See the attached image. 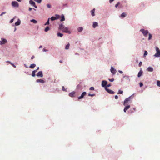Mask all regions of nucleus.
<instances>
[{
	"label": "nucleus",
	"instance_id": "obj_1",
	"mask_svg": "<svg viewBox=\"0 0 160 160\" xmlns=\"http://www.w3.org/2000/svg\"><path fill=\"white\" fill-rule=\"evenodd\" d=\"M156 53L154 56L156 57H160V50L159 48H158L156 47Z\"/></svg>",
	"mask_w": 160,
	"mask_h": 160
},
{
	"label": "nucleus",
	"instance_id": "obj_2",
	"mask_svg": "<svg viewBox=\"0 0 160 160\" xmlns=\"http://www.w3.org/2000/svg\"><path fill=\"white\" fill-rule=\"evenodd\" d=\"M140 31L142 32L143 35L146 37H147V35L148 33V30H145L144 29H141Z\"/></svg>",
	"mask_w": 160,
	"mask_h": 160
},
{
	"label": "nucleus",
	"instance_id": "obj_3",
	"mask_svg": "<svg viewBox=\"0 0 160 160\" xmlns=\"http://www.w3.org/2000/svg\"><path fill=\"white\" fill-rule=\"evenodd\" d=\"M133 97H132V96H130L129 97L125 99L124 101L123 105H124L125 106L126 104L128 102L130 101V100Z\"/></svg>",
	"mask_w": 160,
	"mask_h": 160
},
{
	"label": "nucleus",
	"instance_id": "obj_4",
	"mask_svg": "<svg viewBox=\"0 0 160 160\" xmlns=\"http://www.w3.org/2000/svg\"><path fill=\"white\" fill-rule=\"evenodd\" d=\"M62 32L68 33V34H70L71 32L69 30L68 28L67 27H65L64 29L62 30Z\"/></svg>",
	"mask_w": 160,
	"mask_h": 160
},
{
	"label": "nucleus",
	"instance_id": "obj_5",
	"mask_svg": "<svg viewBox=\"0 0 160 160\" xmlns=\"http://www.w3.org/2000/svg\"><path fill=\"white\" fill-rule=\"evenodd\" d=\"M12 5L14 7H18L19 6L18 3L16 1H12Z\"/></svg>",
	"mask_w": 160,
	"mask_h": 160
},
{
	"label": "nucleus",
	"instance_id": "obj_6",
	"mask_svg": "<svg viewBox=\"0 0 160 160\" xmlns=\"http://www.w3.org/2000/svg\"><path fill=\"white\" fill-rule=\"evenodd\" d=\"M55 16H56V17H52L51 18V19L52 21H53L54 20H55L59 18L60 17V16L56 14L55 15Z\"/></svg>",
	"mask_w": 160,
	"mask_h": 160
},
{
	"label": "nucleus",
	"instance_id": "obj_7",
	"mask_svg": "<svg viewBox=\"0 0 160 160\" xmlns=\"http://www.w3.org/2000/svg\"><path fill=\"white\" fill-rule=\"evenodd\" d=\"M29 3L34 6L35 8H37V7L35 3L32 0H30L29 1Z\"/></svg>",
	"mask_w": 160,
	"mask_h": 160
},
{
	"label": "nucleus",
	"instance_id": "obj_8",
	"mask_svg": "<svg viewBox=\"0 0 160 160\" xmlns=\"http://www.w3.org/2000/svg\"><path fill=\"white\" fill-rule=\"evenodd\" d=\"M7 41L6 39L4 38H2V41H0V44L1 45L4 44L5 43L7 42Z\"/></svg>",
	"mask_w": 160,
	"mask_h": 160
},
{
	"label": "nucleus",
	"instance_id": "obj_9",
	"mask_svg": "<svg viewBox=\"0 0 160 160\" xmlns=\"http://www.w3.org/2000/svg\"><path fill=\"white\" fill-rule=\"evenodd\" d=\"M110 71L113 74H115L116 72V69L112 67H111Z\"/></svg>",
	"mask_w": 160,
	"mask_h": 160
},
{
	"label": "nucleus",
	"instance_id": "obj_10",
	"mask_svg": "<svg viewBox=\"0 0 160 160\" xmlns=\"http://www.w3.org/2000/svg\"><path fill=\"white\" fill-rule=\"evenodd\" d=\"M107 84V82L106 81H102V87H106V85Z\"/></svg>",
	"mask_w": 160,
	"mask_h": 160
},
{
	"label": "nucleus",
	"instance_id": "obj_11",
	"mask_svg": "<svg viewBox=\"0 0 160 160\" xmlns=\"http://www.w3.org/2000/svg\"><path fill=\"white\" fill-rule=\"evenodd\" d=\"M86 94V92H83L81 95V96L80 97H78V99H80L83 98L84 96Z\"/></svg>",
	"mask_w": 160,
	"mask_h": 160
},
{
	"label": "nucleus",
	"instance_id": "obj_12",
	"mask_svg": "<svg viewBox=\"0 0 160 160\" xmlns=\"http://www.w3.org/2000/svg\"><path fill=\"white\" fill-rule=\"evenodd\" d=\"M106 90L107 92L110 94H113L114 93V92L111 90L107 88H106Z\"/></svg>",
	"mask_w": 160,
	"mask_h": 160
},
{
	"label": "nucleus",
	"instance_id": "obj_13",
	"mask_svg": "<svg viewBox=\"0 0 160 160\" xmlns=\"http://www.w3.org/2000/svg\"><path fill=\"white\" fill-rule=\"evenodd\" d=\"M37 76L38 77H42L43 74H42V71H40L37 74Z\"/></svg>",
	"mask_w": 160,
	"mask_h": 160
},
{
	"label": "nucleus",
	"instance_id": "obj_14",
	"mask_svg": "<svg viewBox=\"0 0 160 160\" xmlns=\"http://www.w3.org/2000/svg\"><path fill=\"white\" fill-rule=\"evenodd\" d=\"M64 26L62 24H61L59 25V29L61 30H62V31L65 28Z\"/></svg>",
	"mask_w": 160,
	"mask_h": 160
},
{
	"label": "nucleus",
	"instance_id": "obj_15",
	"mask_svg": "<svg viewBox=\"0 0 160 160\" xmlns=\"http://www.w3.org/2000/svg\"><path fill=\"white\" fill-rule=\"evenodd\" d=\"M37 82H40L41 83H44L45 82V81L42 79H38L36 80Z\"/></svg>",
	"mask_w": 160,
	"mask_h": 160
},
{
	"label": "nucleus",
	"instance_id": "obj_16",
	"mask_svg": "<svg viewBox=\"0 0 160 160\" xmlns=\"http://www.w3.org/2000/svg\"><path fill=\"white\" fill-rule=\"evenodd\" d=\"M95 10V8H93L92 10L91 11V15L92 16H94L95 15V14L94 13Z\"/></svg>",
	"mask_w": 160,
	"mask_h": 160
},
{
	"label": "nucleus",
	"instance_id": "obj_17",
	"mask_svg": "<svg viewBox=\"0 0 160 160\" xmlns=\"http://www.w3.org/2000/svg\"><path fill=\"white\" fill-rule=\"evenodd\" d=\"M98 26V23L97 22H93L92 26L94 28H95L96 27Z\"/></svg>",
	"mask_w": 160,
	"mask_h": 160
},
{
	"label": "nucleus",
	"instance_id": "obj_18",
	"mask_svg": "<svg viewBox=\"0 0 160 160\" xmlns=\"http://www.w3.org/2000/svg\"><path fill=\"white\" fill-rule=\"evenodd\" d=\"M130 107V105H128L125 107L124 109V112H126L127 110Z\"/></svg>",
	"mask_w": 160,
	"mask_h": 160
},
{
	"label": "nucleus",
	"instance_id": "obj_19",
	"mask_svg": "<svg viewBox=\"0 0 160 160\" xmlns=\"http://www.w3.org/2000/svg\"><path fill=\"white\" fill-rule=\"evenodd\" d=\"M75 93V92L74 91H73L71 93H70L69 95L70 97H73L74 96V94Z\"/></svg>",
	"mask_w": 160,
	"mask_h": 160
},
{
	"label": "nucleus",
	"instance_id": "obj_20",
	"mask_svg": "<svg viewBox=\"0 0 160 160\" xmlns=\"http://www.w3.org/2000/svg\"><path fill=\"white\" fill-rule=\"evenodd\" d=\"M147 70L148 72H152L153 71V68L151 67H149L147 69Z\"/></svg>",
	"mask_w": 160,
	"mask_h": 160
},
{
	"label": "nucleus",
	"instance_id": "obj_21",
	"mask_svg": "<svg viewBox=\"0 0 160 160\" xmlns=\"http://www.w3.org/2000/svg\"><path fill=\"white\" fill-rule=\"evenodd\" d=\"M142 70H140L138 73V77H140V76H141L142 75Z\"/></svg>",
	"mask_w": 160,
	"mask_h": 160
},
{
	"label": "nucleus",
	"instance_id": "obj_22",
	"mask_svg": "<svg viewBox=\"0 0 160 160\" xmlns=\"http://www.w3.org/2000/svg\"><path fill=\"white\" fill-rule=\"evenodd\" d=\"M21 23L20 20L18 19V21L15 23V24L16 26L19 25Z\"/></svg>",
	"mask_w": 160,
	"mask_h": 160
},
{
	"label": "nucleus",
	"instance_id": "obj_23",
	"mask_svg": "<svg viewBox=\"0 0 160 160\" xmlns=\"http://www.w3.org/2000/svg\"><path fill=\"white\" fill-rule=\"evenodd\" d=\"M35 66H36L35 64H31L30 65L29 68H33Z\"/></svg>",
	"mask_w": 160,
	"mask_h": 160
},
{
	"label": "nucleus",
	"instance_id": "obj_24",
	"mask_svg": "<svg viewBox=\"0 0 160 160\" xmlns=\"http://www.w3.org/2000/svg\"><path fill=\"white\" fill-rule=\"evenodd\" d=\"M64 20H65L64 16L63 14H62V15L61 19L60 20V21H61L62 22V21H63Z\"/></svg>",
	"mask_w": 160,
	"mask_h": 160
},
{
	"label": "nucleus",
	"instance_id": "obj_25",
	"mask_svg": "<svg viewBox=\"0 0 160 160\" xmlns=\"http://www.w3.org/2000/svg\"><path fill=\"white\" fill-rule=\"evenodd\" d=\"M126 16V14L125 12L122 13L121 15V17L122 18H124Z\"/></svg>",
	"mask_w": 160,
	"mask_h": 160
},
{
	"label": "nucleus",
	"instance_id": "obj_26",
	"mask_svg": "<svg viewBox=\"0 0 160 160\" xmlns=\"http://www.w3.org/2000/svg\"><path fill=\"white\" fill-rule=\"evenodd\" d=\"M57 35L58 37H62L63 35V34L62 33L58 32L57 33Z\"/></svg>",
	"mask_w": 160,
	"mask_h": 160
},
{
	"label": "nucleus",
	"instance_id": "obj_27",
	"mask_svg": "<svg viewBox=\"0 0 160 160\" xmlns=\"http://www.w3.org/2000/svg\"><path fill=\"white\" fill-rule=\"evenodd\" d=\"M82 30H83V28L82 27H80L78 28V31L79 32H80L82 31Z\"/></svg>",
	"mask_w": 160,
	"mask_h": 160
},
{
	"label": "nucleus",
	"instance_id": "obj_28",
	"mask_svg": "<svg viewBox=\"0 0 160 160\" xmlns=\"http://www.w3.org/2000/svg\"><path fill=\"white\" fill-rule=\"evenodd\" d=\"M31 22L35 24L37 23V21L35 19H32L31 20Z\"/></svg>",
	"mask_w": 160,
	"mask_h": 160
},
{
	"label": "nucleus",
	"instance_id": "obj_29",
	"mask_svg": "<svg viewBox=\"0 0 160 160\" xmlns=\"http://www.w3.org/2000/svg\"><path fill=\"white\" fill-rule=\"evenodd\" d=\"M50 29V28H49L48 27H47L45 29V32H48L49 30Z\"/></svg>",
	"mask_w": 160,
	"mask_h": 160
},
{
	"label": "nucleus",
	"instance_id": "obj_30",
	"mask_svg": "<svg viewBox=\"0 0 160 160\" xmlns=\"http://www.w3.org/2000/svg\"><path fill=\"white\" fill-rule=\"evenodd\" d=\"M70 46V44L69 43H68L65 47V49L68 50L69 48V47Z\"/></svg>",
	"mask_w": 160,
	"mask_h": 160
},
{
	"label": "nucleus",
	"instance_id": "obj_31",
	"mask_svg": "<svg viewBox=\"0 0 160 160\" xmlns=\"http://www.w3.org/2000/svg\"><path fill=\"white\" fill-rule=\"evenodd\" d=\"M157 86L160 87V81L159 80H157Z\"/></svg>",
	"mask_w": 160,
	"mask_h": 160
},
{
	"label": "nucleus",
	"instance_id": "obj_32",
	"mask_svg": "<svg viewBox=\"0 0 160 160\" xmlns=\"http://www.w3.org/2000/svg\"><path fill=\"white\" fill-rule=\"evenodd\" d=\"M152 38V35L150 33H149V38L148 40H150Z\"/></svg>",
	"mask_w": 160,
	"mask_h": 160
},
{
	"label": "nucleus",
	"instance_id": "obj_33",
	"mask_svg": "<svg viewBox=\"0 0 160 160\" xmlns=\"http://www.w3.org/2000/svg\"><path fill=\"white\" fill-rule=\"evenodd\" d=\"M123 93V91H121V90H119L118 91V94H122Z\"/></svg>",
	"mask_w": 160,
	"mask_h": 160
},
{
	"label": "nucleus",
	"instance_id": "obj_34",
	"mask_svg": "<svg viewBox=\"0 0 160 160\" xmlns=\"http://www.w3.org/2000/svg\"><path fill=\"white\" fill-rule=\"evenodd\" d=\"M7 62H10V64L12 65L13 67H14V68H16V66L13 63H12L11 62H9V61H8Z\"/></svg>",
	"mask_w": 160,
	"mask_h": 160
},
{
	"label": "nucleus",
	"instance_id": "obj_35",
	"mask_svg": "<svg viewBox=\"0 0 160 160\" xmlns=\"http://www.w3.org/2000/svg\"><path fill=\"white\" fill-rule=\"evenodd\" d=\"M34 0L39 3H40L42 1V0Z\"/></svg>",
	"mask_w": 160,
	"mask_h": 160
},
{
	"label": "nucleus",
	"instance_id": "obj_36",
	"mask_svg": "<svg viewBox=\"0 0 160 160\" xmlns=\"http://www.w3.org/2000/svg\"><path fill=\"white\" fill-rule=\"evenodd\" d=\"M148 52L146 51H144V56H145L146 55H147L148 54Z\"/></svg>",
	"mask_w": 160,
	"mask_h": 160
},
{
	"label": "nucleus",
	"instance_id": "obj_37",
	"mask_svg": "<svg viewBox=\"0 0 160 160\" xmlns=\"http://www.w3.org/2000/svg\"><path fill=\"white\" fill-rule=\"evenodd\" d=\"M89 90H94V88L93 87H92L90 88Z\"/></svg>",
	"mask_w": 160,
	"mask_h": 160
},
{
	"label": "nucleus",
	"instance_id": "obj_38",
	"mask_svg": "<svg viewBox=\"0 0 160 160\" xmlns=\"http://www.w3.org/2000/svg\"><path fill=\"white\" fill-rule=\"evenodd\" d=\"M95 95V94H91L89 93L88 94V96H89L92 97V96H94Z\"/></svg>",
	"mask_w": 160,
	"mask_h": 160
},
{
	"label": "nucleus",
	"instance_id": "obj_39",
	"mask_svg": "<svg viewBox=\"0 0 160 160\" xmlns=\"http://www.w3.org/2000/svg\"><path fill=\"white\" fill-rule=\"evenodd\" d=\"M49 18H48L47 22L45 24V25H47V24H49Z\"/></svg>",
	"mask_w": 160,
	"mask_h": 160
},
{
	"label": "nucleus",
	"instance_id": "obj_40",
	"mask_svg": "<svg viewBox=\"0 0 160 160\" xmlns=\"http://www.w3.org/2000/svg\"><path fill=\"white\" fill-rule=\"evenodd\" d=\"M120 4V3L119 2H118L115 5V7L117 8L118 7V6Z\"/></svg>",
	"mask_w": 160,
	"mask_h": 160
},
{
	"label": "nucleus",
	"instance_id": "obj_41",
	"mask_svg": "<svg viewBox=\"0 0 160 160\" xmlns=\"http://www.w3.org/2000/svg\"><path fill=\"white\" fill-rule=\"evenodd\" d=\"M32 77H34L35 76V73H34L32 72Z\"/></svg>",
	"mask_w": 160,
	"mask_h": 160
},
{
	"label": "nucleus",
	"instance_id": "obj_42",
	"mask_svg": "<svg viewBox=\"0 0 160 160\" xmlns=\"http://www.w3.org/2000/svg\"><path fill=\"white\" fill-rule=\"evenodd\" d=\"M109 80L110 81V82H113L114 80V79L113 78H112V79H109Z\"/></svg>",
	"mask_w": 160,
	"mask_h": 160
},
{
	"label": "nucleus",
	"instance_id": "obj_43",
	"mask_svg": "<svg viewBox=\"0 0 160 160\" xmlns=\"http://www.w3.org/2000/svg\"><path fill=\"white\" fill-rule=\"evenodd\" d=\"M142 64V62H140L139 63V66L140 67Z\"/></svg>",
	"mask_w": 160,
	"mask_h": 160
},
{
	"label": "nucleus",
	"instance_id": "obj_44",
	"mask_svg": "<svg viewBox=\"0 0 160 160\" xmlns=\"http://www.w3.org/2000/svg\"><path fill=\"white\" fill-rule=\"evenodd\" d=\"M47 7L48 8H51V6L50 4H48L47 5Z\"/></svg>",
	"mask_w": 160,
	"mask_h": 160
},
{
	"label": "nucleus",
	"instance_id": "obj_45",
	"mask_svg": "<svg viewBox=\"0 0 160 160\" xmlns=\"http://www.w3.org/2000/svg\"><path fill=\"white\" fill-rule=\"evenodd\" d=\"M6 13V12H3L0 15V16H2L3 14H5Z\"/></svg>",
	"mask_w": 160,
	"mask_h": 160
},
{
	"label": "nucleus",
	"instance_id": "obj_46",
	"mask_svg": "<svg viewBox=\"0 0 160 160\" xmlns=\"http://www.w3.org/2000/svg\"><path fill=\"white\" fill-rule=\"evenodd\" d=\"M13 20H14V19H12L10 21V23H12L13 22Z\"/></svg>",
	"mask_w": 160,
	"mask_h": 160
},
{
	"label": "nucleus",
	"instance_id": "obj_47",
	"mask_svg": "<svg viewBox=\"0 0 160 160\" xmlns=\"http://www.w3.org/2000/svg\"><path fill=\"white\" fill-rule=\"evenodd\" d=\"M143 85V84L142 83L140 82V87H142Z\"/></svg>",
	"mask_w": 160,
	"mask_h": 160
},
{
	"label": "nucleus",
	"instance_id": "obj_48",
	"mask_svg": "<svg viewBox=\"0 0 160 160\" xmlns=\"http://www.w3.org/2000/svg\"><path fill=\"white\" fill-rule=\"evenodd\" d=\"M62 90L65 91H66L64 86L62 87Z\"/></svg>",
	"mask_w": 160,
	"mask_h": 160
},
{
	"label": "nucleus",
	"instance_id": "obj_49",
	"mask_svg": "<svg viewBox=\"0 0 160 160\" xmlns=\"http://www.w3.org/2000/svg\"><path fill=\"white\" fill-rule=\"evenodd\" d=\"M115 98L116 99H118V97L117 95H116L115 96Z\"/></svg>",
	"mask_w": 160,
	"mask_h": 160
},
{
	"label": "nucleus",
	"instance_id": "obj_50",
	"mask_svg": "<svg viewBox=\"0 0 160 160\" xmlns=\"http://www.w3.org/2000/svg\"><path fill=\"white\" fill-rule=\"evenodd\" d=\"M35 58V56H34V55H33L31 57V59H33V58Z\"/></svg>",
	"mask_w": 160,
	"mask_h": 160
},
{
	"label": "nucleus",
	"instance_id": "obj_51",
	"mask_svg": "<svg viewBox=\"0 0 160 160\" xmlns=\"http://www.w3.org/2000/svg\"><path fill=\"white\" fill-rule=\"evenodd\" d=\"M111 86V85L110 84H108L106 86L107 87H108Z\"/></svg>",
	"mask_w": 160,
	"mask_h": 160
},
{
	"label": "nucleus",
	"instance_id": "obj_52",
	"mask_svg": "<svg viewBox=\"0 0 160 160\" xmlns=\"http://www.w3.org/2000/svg\"><path fill=\"white\" fill-rule=\"evenodd\" d=\"M32 8H29V11H31L32 10Z\"/></svg>",
	"mask_w": 160,
	"mask_h": 160
},
{
	"label": "nucleus",
	"instance_id": "obj_53",
	"mask_svg": "<svg viewBox=\"0 0 160 160\" xmlns=\"http://www.w3.org/2000/svg\"><path fill=\"white\" fill-rule=\"evenodd\" d=\"M118 72L120 73H123V72L122 71L119 70L118 71Z\"/></svg>",
	"mask_w": 160,
	"mask_h": 160
},
{
	"label": "nucleus",
	"instance_id": "obj_54",
	"mask_svg": "<svg viewBox=\"0 0 160 160\" xmlns=\"http://www.w3.org/2000/svg\"><path fill=\"white\" fill-rule=\"evenodd\" d=\"M37 72V70H34V71H32V72H34V73H35V72Z\"/></svg>",
	"mask_w": 160,
	"mask_h": 160
},
{
	"label": "nucleus",
	"instance_id": "obj_55",
	"mask_svg": "<svg viewBox=\"0 0 160 160\" xmlns=\"http://www.w3.org/2000/svg\"><path fill=\"white\" fill-rule=\"evenodd\" d=\"M43 51H47V50H46V49H44V48H43Z\"/></svg>",
	"mask_w": 160,
	"mask_h": 160
},
{
	"label": "nucleus",
	"instance_id": "obj_56",
	"mask_svg": "<svg viewBox=\"0 0 160 160\" xmlns=\"http://www.w3.org/2000/svg\"><path fill=\"white\" fill-rule=\"evenodd\" d=\"M60 62L61 63H62V61H61V60H60Z\"/></svg>",
	"mask_w": 160,
	"mask_h": 160
},
{
	"label": "nucleus",
	"instance_id": "obj_57",
	"mask_svg": "<svg viewBox=\"0 0 160 160\" xmlns=\"http://www.w3.org/2000/svg\"><path fill=\"white\" fill-rule=\"evenodd\" d=\"M42 46H40V47H39V48H42Z\"/></svg>",
	"mask_w": 160,
	"mask_h": 160
},
{
	"label": "nucleus",
	"instance_id": "obj_58",
	"mask_svg": "<svg viewBox=\"0 0 160 160\" xmlns=\"http://www.w3.org/2000/svg\"><path fill=\"white\" fill-rule=\"evenodd\" d=\"M133 110H134L135 111V110H136V108H133Z\"/></svg>",
	"mask_w": 160,
	"mask_h": 160
},
{
	"label": "nucleus",
	"instance_id": "obj_59",
	"mask_svg": "<svg viewBox=\"0 0 160 160\" xmlns=\"http://www.w3.org/2000/svg\"><path fill=\"white\" fill-rule=\"evenodd\" d=\"M39 69V67H38V68H37V69L36 70L37 71V70H38Z\"/></svg>",
	"mask_w": 160,
	"mask_h": 160
},
{
	"label": "nucleus",
	"instance_id": "obj_60",
	"mask_svg": "<svg viewBox=\"0 0 160 160\" xmlns=\"http://www.w3.org/2000/svg\"><path fill=\"white\" fill-rule=\"evenodd\" d=\"M17 0L18 1V2H21V0Z\"/></svg>",
	"mask_w": 160,
	"mask_h": 160
},
{
	"label": "nucleus",
	"instance_id": "obj_61",
	"mask_svg": "<svg viewBox=\"0 0 160 160\" xmlns=\"http://www.w3.org/2000/svg\"><path fill=\"white\" fill-rule=\"evenodd\" d=\"M16 30V28H15L14 31H15Z\"/></svg>",
	"mask_w": 160,
	"mask_h": 160
},
{
	"label": "nucleus",
	"instance_id": "obj_62",
	"mask_svg": "<svg viewBox=\"0 0 160 160\" xmlns=\"http://www.w3.org/2000/svg\"><path fill=\"white\" fill-rule=\"evenodd\" d=\"M34 10H36L35 9H34Z\"/></svg>",
	"mask_w": 160,
	"mask_h": 160
}]
</instances>
